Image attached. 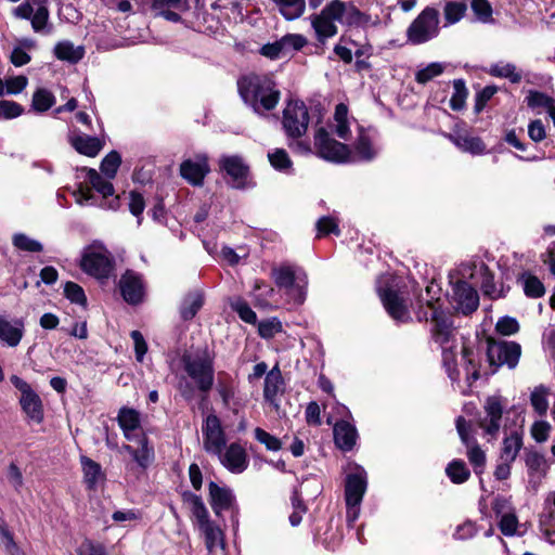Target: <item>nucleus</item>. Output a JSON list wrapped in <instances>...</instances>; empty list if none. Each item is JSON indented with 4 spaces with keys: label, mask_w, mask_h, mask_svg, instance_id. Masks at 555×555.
Masks as SVG:
<instances>
[{
    "label": "nucleus",
    "mask_w": 555,
    "mask_h": 555,
    "mask_svg": "<svg viewBox=\"0 0 555 555\" xmlns=\"http://www.w3.org/2000/svg\"><path fill=\"white\" fill-rule=\"evenodd\" d=\"M56 102L55 95L47 88H38L31 99V107L37 113L49 111Z\"/></svg>",
    "instance_id": "39"
},
{
    "label": "nucleus",
    "mask_w": 555,
    "mask_h": 555,
    "mask_svg": "<svg viewBox=\"0 0 555 555\" xmlns=\"http://www.w3.org/2000/svg\"><path fill=\"white\" fill-rule=\"evenodd\" d=\"M231 307L237 312L240 318L249 324H254L257 321L256 313L251 310L247 302L241 298H235L231 301Z\"/></svg>",
    "instance_id": "56"
},
{
    "label": "nucleus",
    "mask_w": 555,
    "mask_h": 555,
    "mask_svg": "<svg viewBox=\"0 0 555 555\" xmlns=\"http://www.w3.org/2000/svg\"><path fill=\"white\" fill-rule=\"evenodd\" d=\"M27 85L28 79L23 75L10 77L4 81L5 94H18L27 87Z\"/></svg>",
    "instance_id": "63"
},
{
    "label": "nucleus",
    "mask_w": 555,
    "mask_h": 555,
    "mask_svg": "<svg viewBox=\"0 0 555 555\" xmlns=\"http://www.w3.org/2000/svg\"><path fill=\"white\" fill-rule=\"evenodd\" d=\"M77 555H106L105 546L99 542L85 539L76 548Z\"/></svg>",
    "instance_id": "61"
},
{
    "label": "nucleus",
    "mask_w": 555,
    "mask_h": 555,
    "mask_svg": "<svg viewBox=\"0 0 555 555\" xmlns=\"http://www.w3.org/2000/svg\"><path fill=\"white\" fill-rule=\"evenodd\" d=\"M182 502L204 538L208 555H215L218 550L224 551V533L218 525L210 520L209 512L203 499L192 492H184Z\"/></svg>",
    "instance_id": "4"
},
{
    "label": "nucleus",
    "mask_w": 555,
    "mask_h": 555,
    "mask_svg": "<svg viewBox=\"0 0 555 555\" xmlns=\"http://www.w3.org/2000/svg\"><path fill=\"white\" fill-rule=\"evenodd\" d=\"M271 276L275 285L284 289L285 295L295 305H301L305 301L308 278L302 270L281 266L272 269Z\"/></svg>",
    "instance_id": "6"
},
{
    "label": "nucleus",
    "mask_w": 555,
    "mask_h": 555,
    "mask_svg": "<svg viewBox=\"0 0 555 555\" xmlns=\"http://www.w3.org/2000/svg\"><path fill=\"white\" fill-rule=\"evenodd\" d=\"M283 378L281 371L274 366L264 378L263 397L274 408H279L278 397L282 392Z\"/></svg>",
    "instance_id": "28"
},
{
    "label": "nucleus",
    "mask_w": 555,
    "mask_h": 555,
    "mask_svg": "<svg viewBox=\"0 0 555 555\" xmlns=\"http://www.w3.org/2000/svg\"><path fill=\"white\" fill-rule=\"evenodd\" d=\"M25 332L24 321L22 319L7 320L0 318V341L9 347H16Z\"/></svg>",
    "instance_id": "25"
},
{
    "label": "nucleus",
    "mask_w": 555,
    "mask_h": 555,
    "mask_svg": "<svg viewBox=\"0 0 555 555\" xmlns=\"http://www.w3.org/2000/svg\"><path fill=\"white\" fill-rule=\"evenodd\" d=\"M221 168L232 179V186L243 189L246 185L248 167L237 156H227L220 160Z\"/></svg>",
    "instance_id": "23"
},
{
    "label": "nucleus",
    "mask_w": 555,
    "mask_h": 555,
    "mask_svg": "<svg viewBox=\"0 0 555 555\" xmlns=\"http://www.w3.org/2000/svg\"><path fill=\"white\" fill-rule=\"evenodd\" d=\"M221 465L233 474L243 473L248 466V456L243 446L237 442H232L227 448L224 447L220 453H217Z\"/></svg>",
    "instance_id": "18"
},
{
    "label": "nucleus",
    "mask_w": 555,
    "mask_h": 555,
    "mask_svg": "<svg viewBox=\"0 0 555 555\" xmlns=\"http://www.w3.org/2000/svg\"><path fill=\"white\" fill-rule=\"evenodd\" d=\"M470 8L477 20L481 23H491L492 7L488 0H472Z\"/></svg>",
    "instance_id": "50"
},
{
    "label": "nucleus",
    "mask_w": 555,
    "mask_h": 555,
    "mask_svg": "<svg viewBox=\"0 0 555 555\" xmlns=\"http://www.w3.org/2000/svg\"><path fill=\"white\" fill-rule=\"evenodd\" d=\"M462 359L465 364V370L467 374V379L472 383L479 378V371L478 366L475 362L474 352L473 350L468 349L467 347H462Z\"/></svg>",
    "instance_id": "54"
},
{
    "label": "nucleus",
    "mask_w": 555,
    "mask_h": 555,
    "mask_svg": "<svg viewBox=\"0 0 555 555\" xmlns=\"http://www.w3.org/2000/svg\"><path fill=\"white\" fill-rule=\"evenodd\" d=\"M80 463L87 488L92 490L96 489L105 479L101 465L87 456H81Z\"/></svg>",
    "instance_id": "32"
},
{
    "label": "nucleus",
    "mask_w": 555,
    "mask_h": 555,
    "mask_svg": "<svg viewBox=\"0 0 555 555\" xmlns=\"http://www.w3.org/2000/svg\"><path fill=\"white\" fill-rule=\"evenodd\" d=\"M448 138L463 152H468L473 155H481L486 151V145L480 138L461 132L449 134Z\"/></svg>",
    "instance_id": "31"
},
{
    "label": "nucleus",
    "mask_w": 555,
    "mask_h": 555,
    "mask_svg": "<svg viewBox=\"0 0 555 555\" xmlns=\"http://www.w3.org/2000/svg\"><path fill=\"white\" fill-rule=\"evenodd\" d=\"M118 424L128 440L133 438V433L140 427V413L130 408H121L117 416Z\"/></svg>",
    "instance_id": "34"
},
{
    "label": "nucleus",
    "mask_w": 555,
    "mask_h": 555,
    "mask_svg": "<svg viewBox=\"0 0 555 555\" xmlns=\"http://www.w3.org/2000/svg\"><path fill=\"white\" fill-rule=\"evenodd\" d=\"M208 488L209 502L217 516H221L223 511L232 508L235 498L230 488L218 486L212 481L209 483Z\"/></svg>",
    "instance_id": "24"
},
{
    "label": "nucleus",
    "mask_w": 555,
    "mask_h": 555,
    "mask_svg": "<svg viewBox=\"0 0 555 555\" xmlns=\"http://www.w3.org/2000/svg\"><path fill=\"white\" fill-rule=\"evenodd\" d=\"M12 242L17 249L24 251L40 253L43 249L42 244L40 242L33 240L23 233L14 234L12 237Z\"/></svg>",
    "instance_id": "48"
},
{
    "label": "nucleus",
    "mask_w": 555,
    "mask_h": 555,
    "mask_svg": "<svg viewBox=\"0 0 555 555\" xmlns=\"http://www.w3.org/2000/svg\"><path fill=\"white\" fill-rule=\"evenodd\" d=\"M184 370L195 382L198 389L208 391L214 384L212 358L206 351L183 356Z\"/></svg>",
    "instance_id": "8"
},
{
    "label": "nucleus",
    "mask_w": 555,
    "mask_h": 555,
    "mask_svg": "<svg viewBox=\"0 0 555 555\" xmlns=\"http://www.w3.org/2000/svg\"><path fill=\"white\" fill-rule=\"evenodd\" d=\"M487 353L492 365L500 366L506 364L508 367L514 369L518 364L521 348L514 341L491 343L488 346Z\"/></svg>",
    "instance_id": "15"
},
{
    "label": "nucleus",
    "mask_w": 555,
    "mask_h": 555,
    "mask_svg": "<svg viewBox=\"0 0 555 555\" xmlns=\"http://www.w3.org/2000/svg\"><path fill=\"white\" fill-rule=\"evenodd\" d=\"M367 488L365 469L354 463L348 464L345 479L346 517L349 522H354L360 514V504Z\"/></svg>",
    "instance_id": "5"
},
{
    "label": "nucleus",
    "mask_w": 555,
    "mask_h": 555,
    "mask_svg": "<svg viewBox=\"0 0 555 555\" xmlns=\"http://www.w3.org/2000/svg\"><path fill=\"white\" fill-rule=\"evenodd\" d=\"M550 389L543 385L534 387L530 393V403L539 415H545L548 410Z\"/></svg>",
    "instance_id": "41"
},
{
    "label": "nucleus",
    "mask_w": 555,
    "mask_h": 555,
    "mask_svg": "<svg viewBox=\"0 0 555 555\" xmlns=\"http://www.w3.org/2000/svg\"><path fill=\"white\" fill-rule=\"evenodd\" d=\"M418 319L431 321V337L442 350V361L449 377L455 380L459 377L455 367L459 344L450 314L442 310L439 299L427 300L426 305L420 308Z\"/></svg>",
    "instance_id": "2"
},
{
    "label": "nucleus",
    "mask_w": 555,
    "mask_h": 555,
    "mask_svg": "<svg viewBox=\"0 0 555 555\" xmlns=\"http://www.w3.org/2000/svg\"><path fill=\"white\" fill-rule=\"evenodd\" d=\"M154 459V451L152 448L147 446V440L143 436L140 439V448L135 449L133 460L138 463V465L142 468H146Z\"/></svg>",
    "instance_id": "51"
},
{
    "label": "nucleus",
    "mask_w": 555,
    "mask_h": 555,
    "mask_svg": "<svg viewBox=\"0 0 555 555\" xmlns=\"http://www.w3.org/2000/svg\"><path fill=\"white\" fill-rule=\"evenodd\" d=\"M397 286L391 276H384L377 282V291L380 300L388 314L396 321L406 322L410 313L405 300L392 287Z\"/></svg>",
    "instance_id": "10"
},
{
    "label": "nucleus",
    "mask_w": 555,
    "mask_h": 555,
    "mask_svg": "<svg viewBox=\"0 0 555 555\" xmlns=\"http://www.w3.org/2000/svg\"><path fill=\"white\" fill-rule=\"evenodd\" d=\"M527 103L532 108L543 107L547 112L548 108L555 103V101L544 93L535 91L529 93L527 96Z\"/></svg>",
    "instance_id": "64"
},
{
    "label": "nucleus",
    "mask_w": 555,
    "mask_h": 555,
    "mask_svg": "<svg viewBox=\"0 0 555 555\" xmlns=\"http://www.w3.org/2000/svg\"><path fill=\"white\" fill-rule=\"evenodd\" d=\"M69 143L79 154L88 157H95L104 146L101 139L76 132L69 135Z\"/></svg>",
    "instance_id": "26"
},
{
    "label": "nucleus",
    "mask_w": 555,
    "mask_h": 555,
    "mask_svg": "<svg viewBox=\"0 0 555 555\" xmlns=\"http://www.w3.org/2000/svg\"><path fill=\"white\" fill-rule=\"evenodd\" d=\"M444 70V64L439 62H434L428 64L426 67L420 69L415 74V80L418 83H426L434 79L435 77L441 75Z\"/></svg>",
    "instance_id": "49"
},
{
    "label": "nucleus",
    "mask_w": 555,
    "mask_h": 555,
    "mask_svg": "<svg viewBox=\"0 0 555 555\" xmlns=\"http://www.w3.org/2000/svg\"><path fill=\"white\" fill-rule=\"evenodd\" d=\"M448 477L454 483H463L469 478V470L465 463L460 460L452 461L446 468Z\"/></svg>",
    "instance_id": "44"
},
{
    "label": "nucleus",
    "mask_w": 555,
    "mask_h": 555,
    "mask_svg": "<svg viewBox=\"0 0 555 555\" xmlns=\"http://www.w3.org/2000/svg\"><path fill=\"white\" fill-rule=\"evenodd\" d=\"M54 55L61 61L75 64L83 57L85 48L82 46H75L69 40H62L55 44Z\"/></svg>",
    "instance_id": "33"
},
{
    "label": "nucleus",
    "mask_w": 555,
    "mask_h": 555,
    "mask_svg": "<svg viewBox=\"0 0 555 555\" xmlns=\"http://www.w3.org/2000/svg\"><path fill=\"white\" fill-rule=\"evenodd\" d=\"M517 284L522 288L529 298H540L545 294V286L542 281L530 271H522L517 275Z\"/></svg>",
    "instance_id": "30"
},
{
    "label": "nucleus",
    "mask_w": 555,
    "mask_h": 555,
    "mask_svg": "<svg viewBox=\"0 0 555 555\" xmlns=\"http://www.w3.org/2000/svg\"><path fill=\"white\" fill-rule=\"evenodd\" d=\"M318 236L334 233L339 234L338 222L333 217H322L317 222Z\"/></svg>",
    "instance_id": "62"
},
{
    "label": "nucleus",
    "mask_w": 555,
    "mask_h": 555,
    "mask_svg": "<svg viewBox=\"0 0 555 555\" xmlns=\"http://www.w3.org/2000/svg\"><path fill=\"white\" fill-rule=\"evenodd\" d=\"M486 416L479 421V426L491 437L496 436L503 412V403L500 397H489L485 404Z\"/></svg>",
    "instance_id": "20"
},
{
    "label": "nucleus",
    "mask_w": 555,
    "mask_h": 555,
    "mask_svg": "<svg viewBox=\"0 0 555 555\" xmlns=\"http://www.w3.org/2000/svg\"><path fill=\"white\" fill-rule=\"evenodd\" d=\"M80 266L86 273L96 279H105L112 272L113 260L109 251L95 242L85 248Z\"/></svg>",
    "instance_id": "9"
},
{
    "label": "nucleus",
    "mask_w": 555,
    "mask_h": 555,
    "mask_svg": "<svg viewBox=\"0 0 555 555\" xmlns=\"http://www.w3.org/2000/svg\"><path fill=\"white\" fill-rule=\"evenodd\" d=\"M466 10L467 7L462 1H451L446 3L443 8L444 26L460 22L464 17Z\"/></svg>",
    "instance_id": "42"
},
{
    "label": "nucleus",
    "mask_w": 555,
    "mask_h": 555,
    "mask_svg": "<svg viewBox=\"0 0 555 555\" xmlns=\"http://www.w3.org/2000/svg\"><path fill=\"white\" fill-rule=\"evenodd\" d=\"M0 546L8 555H24V552L14 540L13 533L0 525Z\"/></svg>",
    "instance_id": "45"
},
{
    "label": "nucleus",
    "mask_w": 555,
    "mask_h": 555,
    "mask_svg": "<svg viewBox=\"0 0 555 555\" xmlns=\"http://www.w3.org/2000/svg\"><path fill=\"white\" fill-rule=\"evenodd\" d=\"M203 448L212 455L220 453L224 449L227 439L221 422L215 414H209L203 426Z\"/></svg>",
    "instance_id": "14"
},
{
    "label": "nucleus",
    "mask_w": 555,
    "mask_h": 555,
    "mask_svg": "<svg viewBox=\"0 0 555 555\" xmlns=\"http://www.w3.org/2000/svg\"><path fill=\"white\" fill-rule=\"evenodd\" d=\"M489 73L495 77L508 78L512 82H518L521 79L515 65L511 63H498L490 67Z\"/></svg>",
    "instance_id": "47"
},
{
    "label": "nucleus",
    "mask_w": 555,
    "mask_h": 555,
    "mask_svg": "<svg viewBox=\"0 0 555 555\" xmlns=\"http://www.w3.org/2000/svg\"><path fill=\"white\" fill-rule=\"evenodd\" d=\"M23 112V106L17 102L8 100L0 101V119H13L21 116Z\"/></svg>",
    "instance_id": "59"
},
{
    "label": "nucleus",
    "mask_w": 555,
    "mask_h": 555,
    "mask_svg": "<svg viewBox=\"0 0 555 555\" xmlns=\"http://www.w3.org/2000/svg\"><path fill=\"white\" fill-rule=\"evenodd\" d=\"M280 40L285 54L292 51H298L307 44V39L299 34H288L283 36Z\"/></svg>",
    "instance_id": "58"
},
{
    "label": "nucleus",
    "mask_w": 555,
    "mask_h": 555,
    "mask_svg": "<svg viewBox=\"0 0 555 555\" xmlns=\"http://www.w3.org/2000/svg\"><path fill=\"white\" fill-rule=\"evenodd\" d=\"M440 33L439 11L426 7L409 25L406 41L413 46L424 44L438 37Z\"/></svg>",
    "instance_id": "7"
},
{
    "label": "nucleus",
    "mask_w": 555,
    "mask_h": 555,
    "mask_svg": "<svg viewBox=\"0 0 555 555\" xmlns=\"http://www.w3.org/2000/svg\"><path fill=\"white\" fill-rule=\"evenodd\" d=\"M279 13L286 21L301 17L306 11V0H272Z\"/></svg>",
    "instance_id": "35"
},
{
    "label": "nucleus",
    "mask_w": 555,
    "mask_h": 555,
    "mask_svg": "<svg viewBox=\"0 0 555 555\" xmlns=\"http://www.w3.org/2000/svg\"><path fill=\"white\" fill-rule=\"evenodd\" d=\"M358 439L356 427L347 422L339 421L334 425V441L335 444L343 451H350Z\"/></svg>",
    "instance_id": "27"
},
{
    "label": "nucleus",
    "mask_w": 555,
    "mask_h": 555,
    "mask_svg": "<svg viewBox=\"0 0 555 555\" xmlns=\"http://www.w3.org/2000/svg\"><path fill=\"white\" fill-rule=\"evenodd\" d=\"M343 8L339 10V23H345L350 26H359L361 11L352 3H346L340 0Z\"/></svg>",
    "instance_id": "46"
},
{
    "label": "nucleus",
    "mask_w": 555,
    "mask_h": 555,
    "mask_svg": "<svg viewBox=\"0 0 555 555\" xmlns=\"http://www.w3.org/2000/svg\"><path fill=\"white\" fill-rule=\"evenodd\" d=\"M271 166L280 171L288 170L292 167V160L287 152L283 149H275L268 154Z\"/></svg>",
    "instance_id": "52"
},
{
    "label": "nucleus",
    "mask_w": 555,
    "mask_h": 555,
    "mask_svg": "<svg viewBox=\"0 0 555 555\" xmlns=\"http://www.w3.org/2000/svg\"><path fill=\"white\" fill-rule=\"evenodd\" d=\"M12 385L21 392L20 404L27 417L36 424L43 421V405L38 393L34 391L30 385L18 377H10Z\"/></svg>",
    "instance_id": "13"
},
{
    "label": "nucleus",
    "mask_w": 555,
    "mask_h": 555,
    "mask_svg": "<svg viewBox=\"0 0 555 555\" xmlns=\"http://www.w3.org/2000/svg\"><path fill=\"white\" fill-rule=\"evenodd\" d=\"M293 513L289 516V522L293 527L301 522L302 515L306 513V506L302 503L300 493L295 490L292 496Z\"/></svg>",
    "instance_id": "60"
},
{
    "label": "nucleus",
    "mask_w": 555,
    "mask_h": 555,
    "mask_svg": "<svg viewBox=\"0 0 555 555\" xmlns=\"http://www.w3.org/2000/svg\"><path fill=\"white\" fill-rule=\"evenodd\" d=\"M204 304L203 295L199 292L189 293L182 300L180 313L183 320L193 319Z\"/></svg>",
    "instance_id": "38"
},
{
    "label": "nucleus",
    "mask_w": 555,
    "mask_h": 555,
    "mask_svg": "<svg viewBox=\"0 0 555 555\" xmlns=\"http://www.w3.org/2000/svg\"><path fill=\"white\" fill-rule=\"evenodd\" d=\"M255 439L263 444L269 451H279L282 449V441L275 436L269 434L260 427L255 429Z\"/></svg>",
    "instance_id": "53"
},
{
    "label": "nucleus",
    "mask_w": 555,
    "mask_h": 555,
    "mask_svg": "<svg viewBox=\"0 0 555 555\" xmlns=\"http://www.w3.org/2000/svg\"><path fill=\"white\" fill-rule=\"evenodd\" d=\"M451 298L455 308L464 314L475 311L479 305L477 291L464 281H457L453 284Z\"/></svg>",
    "instance_id": "19"
},
{
    "label": "nucleus",
    "mask_w": 555,
    "mask_h": 555,
    "mask_svg": "<svg viewBox=\"0 0 555 555\" xmlns=\"http://www.w3.org/2000/svg\"><path fill=\"white\" fill-rule=\"evenodd\" d=\"M309 113L301 101H288L283 109L282 126L288 138H300L308 129Z\"/></svg>",
    "instance_id": "12"
},
{
    "label": "nucleus",
    "mask_w": 555,
    "mask_h": 555,
    "mask_svg": "<svg viewBox=\"0 0 555 555\" xmlns=\"http://www.w3.org/2000/svg\"><path fill=\"white\" fill-rule=\"evenodd\" d=\"M120 163L119 154L117 152H111L102 160L101 170L108 179H113L117 173Z\"/></svg>",
    "instance_id": "55"
},
{
    "label": "nucleus",
    "mask_w": 555,
    "mask_h": 555,
    "mask_svg": "<svg viewBox=\"0 0 555 555\" xmlns=\"http://www.w3.org/2000/svg\"><path fill=\"white\" fill-rule=\"evenodd\" d=\"M119 288L122 298L131 305L142 301L144 296V285L139 274L133 271H127L119 281Z\"/></svg>",
    "instance_id": "21"
},
{
    "label": "nucleus",
    "mask_w": 555,
    "mask_h": 555,
    "mask_svg": "<svg viewBox=\"0 0 555 555\" xmlns=\"http://www.w3.org/2000/svg\"><path fill=\"white\" fill-rule=\"evenodd\" d=\"M540 525L545 534L555 533V493L551 494L546 501L544 511L540 517Z\"/></svg>",
    "instance_id": "40"
},
{
    "label": "nucleus",
    "mask_w": 555,
    "mask_h": 555,
    "mask_svg": "<svg viewBox=\"0 0 555 555\" xmlns=\"http://www.w3.org/2000/svg\"><path fill=\"white\" fill-rule=\"evenodd\" d=\"M522 447V436L519 431L514 430L503 440L500 457L504 461H515Z\"/></svg>",
    "instance_id": "37"
},
{
    "label": "nucleus",
    "mask_w": 555,
    "mask_h": 555,
    "mask_svg": "<svg viewBox=\"0 0 555 555\" xmlns=\"http://www.w3.org/2000/svg\"><path fill=\"white\" fill-rule=\"evenodd\" d=\"M358 129L359 124L354 117L349 115V109L344 103H339L335 107L332 120L328 122L330 132L321 127L314 134V147L318 155L328 162L345 163L351 158L350 149L335 139L332 134L337 135L339 139L348 141L351 139L352 130Z\"/></svg>",
    "instance_id": "1"
},
{
    "label": "nucleus",
    "mask_w": 555,
    "mask_h": 555,
    "mask_svg": "<svg viewBox=\"0 0 555 555\" xmlns=\"http://www.w3.org/2000/svg\"><path fill=\"white\" fill-rule=\"evenodd\" d=\"M354 153L360 160H372L377 155L373 139L370 132L362 127H358V137L353 144Z\"/></svg>",
    "instance_id": "29"
},
{
    "label": "nucleus",
    "mask_w": 555,
    "mask_h": 555,
    "mask_svg": "<svg viewBox=\"0 0 555 555\" xmlns=\"http://www.w3.org/2000/svg\"><path fill=\"white\" fill-rule=\"evenodd\" d=\"M340 8H343L340 0H332L319 14L310 16L311 26L319 42L325 43L328 38L337 34L335 22H338Z\"/></svg>",
    "instance_id": "11"
},
{
    "label": "nucleus",
    "mask_w": 555,
    "mask_h": 555,
    "mask_svg": "<svg viewBox=\"0 0 555 555\" xmlns=\"http://www.w3.org/2000/svg\"><path fill=\"white\" fill-rule=\"evenodd\" d=\"M36 48V41L30 38H23L14 46L10 61L16 67L28 64L31 60L29 52Z\"/></svg>",
    "instance_id": "36"
},
{
    "label": "nucleus",
    "mask_w": 555,
    "mask_h": 555,
    "mask_svg": "<svg viewBox=\"0 0 555 555\" xmlns=\"http://www.w3.org/2000/svg\"><path fill=\"white\" fill-rule=\"evenodd\" d=\"M64 295L70 300L73 304H77L80 306H86L87 297L85 292L80 285L74 282H67L64 285Z\"/></svg>",
    "instance_id": "57"
},
{
    "label": "nucleus",
    "mask_w": 555,
    "mask_h": 555,
    "mask_svg": "<svg viewBox=\"0 0 555 555\" xmlns=\"http://www.w3.org/2000/svg\"><path fill=\"white\" fill-rule=\"evenodd\" d=\"M87 177L91 186L102 194L103 198H107L114 194L113 184L104 180L95 169H89Z\"/></svg>",
    "instance_id": "43"
},
{
    "label": "nucleus",
    "mask_w": 555,
    "mask_h": 555,
    "mask_svg": "<svg viewBox=\"0 0 555 555\" xmlns=\"http://www.w3.org/2000/svg\"><path fill=\"white\" fill-rule=\"evenodd\" d=\"M456 429L462 442L467 447V457L476 475H481L486 467V453L473 441L468 433V426L463 417L456 420Z\"/></svg>",
    "instance_id": "16"
},
{
    "label": "nucleus",
    "mask_w": 555,
    "mask_h": 555,
    "mask_svg": "<svg viewBox=\"0 0 555 555\" xmlns=\"http://www.w3.org/2000/svg\"><path fill=\"white\" fill-rule=\"evenodd\" d=\"M209 171L208 157L205 154H196L180 165L181 177L194 186H201Z\"/></svg>",
    "instance_id": "17"
},
{
    "label": "nucleus",
    "mask_w": 555,
    "mask_h": 555,
    "mask_svg": "<svg viewBox=\"0 0 555 555\" xmlns=\"http://www.w3.org/2000/svg\"><path fill=\"white\" fill-rule=\"evenodd\" d=\"M150 2L156 15L175 23L181 20V12L189 10L188 0H150Z\"/></svg>",
    "instance_id": "22"
},
{
    "label": "nucleus",
    "mask_w": 555,
    "mask_h": 555,
    "mask_svg": "<svg viewBox=\"0 0 555 555\" xmlns=\"http://www.w3.org/2000/svg\"><path fill=\"white\" fill-rule=\"evenodd\" d=\"M237 88L245 104L257 114L273 109L280 100V91L268 76H244L238 80Z\"/></svg>",
    "instance_id": "3"
}]
</instances>
